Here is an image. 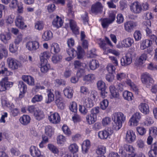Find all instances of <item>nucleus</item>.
Returning a JSON list of instances; mask_svg holds the SVG:
<instances>
[{
  "label": "nucleus",
  "mask_w": 157,
  "mask_h": 157,
  "mask_svg": "<svg viewBox=\"0 0 157 157\" xmlns=\"http://www.w3.org/2000/svg\"><path fill=\"white\" fill-rule=\"evenodd\" d=\"M15 23L16 25L21 29H23L26 27V25L24 24L23 18L21 16L17 17Z\"/></svg>",
  "instance_id": "1a4fd4ad"
},
{
  "label": "nucleus",
  "mask_w": 157,
  "mask_h": 157,
  "mask_svg": "<svg viewBox=\"0 0 157 157\" xmlns=\"http://www.w3.org/2000/svg\"><path fill=\"white\" fill-rule=\"evenodd\" d=\"M109 90L113 98H117L119 96V93L117 91V90L114 86H110L109 87Z\"/></svg>",
  "instance_id": "c9c22d12"
},
{
  "label": "nucleus",
  "mask_w": 157,
  "mask_h": 157,
  "mask_svg": "<svg viewBox=\"0 0 157 157\" xmlns=\"http://www.w3.org/2000/svg\"><path fill=\"white\" fill-rule=\"evenodd\" d=\"M103 7L101 4L99 2H98L92 6L91 11L93 13H101Z\"/></svg>",
  "instance_id": "9d476101"
},
{
  "label": "nucleus",
  "mask_w": 157,
  "mask_h": 157,
  "mask_svg": "<svg viewBox=\"0 0 157 157\" xmlns=\"http://www.w3.org/2000/svg\"><path fill=\"white\" fill-rule=\"evenodd\" d=\"M113 121L114 123L113 124V129L116 130H118L121 127L122 124L117 121Z\"/></svg>",
  "instance_id": "69168bd1"
},
{
  "label": "nucleus",
  "mask_w": 157,
  "mask_h": 157,
  "mask_svg": "<svg viewBox=\"0 0 157 157\" xmlns=\"http://www.w3.org/2000/svg\"><path fill=\"white\" fill-rule=\"evenodd\" d=\"M70 27L73 32L75 34L78 33V29L75 22L72 20L70 21Z\"/></svg>",
  "instance_id": "cd10ccee"
},
{
  "label": "nucleus",
  "mask_w": 157,
  "mask_h": 157,
  "mask_svg": "<svg viewBox=\"0 0 157 157\" xmlns=\"http://www.w3.org/2000/svg\"><path fill=\"white\" fill-rule=\"evenodd\" d=\"M111 23L108 18L103 19L101 22V25L103 28L108 27L109 25Z\"/></svg>",
  "instance_id": "4d7b16f0"
},
{
  "label": "nucleus",
  "mask_w": 157,
  "mask_h": 157,
  "mask_svg": "<svg viewBox=\"0 0 157 157\" xmlns=\"http://www.w3.org/2000/svg\"><path fill=\"white\" fill-rule=\"evenodd\" d=\"M136 138L134 133L132 130L127 131L126 136V139L129 143H131L135 140Z\"/></svg>",
  "instance_id": "f8f14e48"
},
{
  "label": "nucleus",
  "mask_w": 157,
  "mask_h": 157,
  "mask_svg": "<svg viewBox=\"0 0 157 157\" xmlns=\"http://www.w3.org/2000/svg\"><path fill=\"white\" fill-rule=\"evenodd\" d=\"M153 120L151 117L147 116L145 118L144 123L145 125L149 126L153 124Z\"/></svg>",
  "instance_id": "3c124183"
},
{
  "label": "nucleus",
  "mask_w": 157,
  "mask_h": 157,
  "mask_svg": "<svg viewBox=\"0 0 157 157\" xmlns=\"http://www.w3.org/2000/svg\"><path fill=\"white\" fill-rule=\"evenodd\" d=\"M57 143L58 144H63L66 141L65 137L62 135L59 136L57 138Z\"/></svg>",
  "instance_id": "864d4df0"
},
{
  "label": "nucleus",
  "mask_w": 157,
  "mask_h": 157,
  "mask_svg": "<svg viewBox=\"0 0 157 157\" xmlns=\"http://www.w3.org/2000/svg\"><path fill=\"white\" fill-rule=\"evenodd\" d=\"M22 36L21 33L18 34L14 41V43L16 45H18L21 42L22 40Z\"/></svg>",
  "instance_id": "0e129e2a"
},
{
  "label": "nucleus",
  "mask_w": 157,
  "mask_h": 157,
  "mask_svg": "<svg viewBox=\"0 0 157 157\" xmlns=\"http://www.w3.org/2000/svg\"><path fill=\"white\" fill-rule=\"evenodd\" d=\"M77 52H76L77 58L78 59L82 58L83 56L84 50L80 46H78L77 48Z\"/></svg>",
  "instance_id": "79ce46f5"
},
{
  "label": "nucleus",
  "mask_w": 157,
  "mask_h": 157,
  "mask_svg": "<svg viewBox=\"0 0 157 157\" xmlns=\"http://www.w3.org/2000/svg\"><path fill=\"white\" fill-rule=\"evenodd\" d=\"M136 26V22L132 21L126 22L124 23V28L125 30L129 33L132 32Z\"/></svg>",
  "instance_id": "39448f33"
},
{
  "label": "nucleus",
  "mask_w": 157,
  "mask_h": 157,
  "mask_svg": "<svg viewBox=\"0 0 157 157\" xmlns=\"http://www.w3.org/2000/svg\"><path fill=\"white\" fill-rule=\"evenodd\" d=\"M89 66L91 70H95L99 67L98 62L96 59H92L89 62Z\"/></svg>",
  "instance_id": "bb28decb"
},
{
  "label": "nucleus",
  "mask_w": 157,
  "mask_h": 157,
  "mask_svg": "<svg viewBox=\"0 0 157 157\" xmlns=\"http://www.w3.org/2000/svg\"><path fill=\"white\" fill-rule=\"evenodd\" d=\"M52 37L53 34L52 32L49 30L45 31L42 36V38L44 41L50 40Z\"/></svg>",
  "instance_id": "393cba45"
},
{
  "label": "nucleus",
  "mask_w": 157,
  "mask_h": 157,
  "mask_svg": "<svg viewBox=\"0 0 157 157\" xmlns=\"http://www.w3.org/2000/svg\"><path fill=\"white\" fill-rule=\"evenodd\" d=\"M113 133V130L110 128H108L107 130L99 132L98 136L101 139H106Z\"/></svg>",
  "instance_id": "423d86ee"
},
{
  "label": "nucleus",
  "mask_w": 157,
  "mask_h": 157,
  "mask_svg": "<svg viewBox=\"0 0 157 157\" xmlns=\"http://www.w3.org/2000/svg\"><path fill=\"white\" fill-rule=\"evenodd\" d=\"M29 151L31 155L33 157H37L41 154L40 151L34 146H32L30 147Z\"/></svg>",
  "instance_id": "aec40b11"
},
{
  "label": "nucleus",
  "mask_w": 157,
  "mask_h": 157,
  "mask_svg": "<svg viewBox=\"0 0 157 157\" xmlns=\"http://www.w3.org/2000/svg\"><path fill=\"white\" fill-rule=\"evenodd\" d=\"M62 129L63 132L66 135L69 136L71 134V132L67 125H64Z\"/></svg>",
  "instance_id": "e2e57ef3"
},
{
  "label": "nucleus",
  "mask_w": 157,
  "mask_h": 157,
  "mask_svg": "<svg viewBox=\"0 0 157 157\" xmlns=\"http://www.w3.org/2000/svg\"><path fill=\"white\" fill-rule=\"evenodd\" d=\"M109 102L107 100L104 99L101 103V107L103 110H104L108 106Z\"/></svg>",
  "instance_id": "774afa93"
},
{
  "label": "nucleus",
  "mask_w": 157,
  "mask_h": 157,
  "mask_svg": "<svg viewBox=\"0 0 157 157\" xmlns=\"http://www.w3.org/2000/svg\"><path fill=\"white\" fill-rule=\"evenodd\" d=\"M150 78H151L147 73H143L141 75V81L143 84L146 83L148 80H149Z\"/></svg>",
  "instance_id": "ea45409f"
},
{
  "label": "nucleus",
  "mask_w": 157,
  "mask_h": 157,
  "mask_svg": "<svg viewBox=\"0 0 157 157\" xmlns=\"http://www.w3.org/2000/svg\"><path fill=\"white\" fill-rule=\"evenodd\" d=\"M47 97L48 98L46 100V103H50L54 100V95L53 93L51 91H48L47 92Z\"/></svg>",
  "instance_id": "37998d69"
},
{
  "label": "nucleus",
  "mask_w": 157,
  "mask_h": 157,
  "mask_svg": "<svg viewBox=\"0 0 157 157\" xmlns=\"http://www.w3.org/2000/svg\"><path fill=\"white\" fill-rule=\"evenodd\" d=\"M115 66L113 65L112 64L109 63L107 65V69L109 72V73H111L113 72H114L116 68Z\"/></svg>",
  "instance_id": "338daca9"
},
{
  "label": "nucleus",
  "mask_w": 157,
  "mask_h": 157,
  "mask_svg": "<svg viewBox=\"0 0 157 157\" xmlns=\"http://www.w3.org/2000/svg\"><path fill=\"white\" fill-rule=\"evenodd\" d=\"M83 105L87 108H91L94 106V102L93 100L88 97L83 98L82 100Z\"/></svg>",
  "instance_id": "4468645a"
},
{
  "label": "nucleus",
  "mask_w": 157,
  "mask_h": 157,
  "mask_svg": "<svg viewBox=\"0 0 157 157\" xmlns=\"http://www.w3.org/2000/svg\"><path fill=\"white\" fill-rule=\"evenodd\" d=\"M139 107L140 111L144 114L146 115L149 113V109L147 104L145 103H142L140 104Z\"/></svg>",
  "instance_id": "dca6fc26"
},
{
  "label": "nucleus",
  "mask_w": 157,
  "mask_h": 157,
  "mask_svg": "<svg viewBox=\"0 0 157 157\" xmlns=\"http://www.w3.org/2000/svg\"><path fill=\"white\" fill-rule=\"evenodd\" d=\"M63 101V99L62 97L56 98V104L58 107L60 109H63L64 108V105Z\"/></svg>",
  "instance_id": "e433bc0d"
},
{
  "label": "nucleus",
  "mask_w": 157,
  "mask_h": 157,
  "mask_svg": "<svg viewBox=\"0 0 157 157\" xmlns=\"http://www.w3.org/2000/svg\"><path fill=\"white\" fill-rule=\"evenodd\" d=\"M68 149L70 152L74 154L78 151V147L76 144L73 143L70 144Z\"/></svg>",
  "instance_id": "473e14b6"
},
{
  "label": "nucleus",
  "mask_w": 157,
  "mask_h": 157,
  "mask_svg": "<svg viewBox=\"0 0 157 157\" xmlns=\"http://www.w3.org/2000/svg\"><path fill=\"white\" fill-rule=\"evenodd\" d=\"M106 152L105 147L103 146H100L97 149L96 153L100 155H103Z\"/></svg>",
  "instance_id": "49530a36"
},
{
  "label": "nucleus",
  "mask_w": 157,
  "mask_h": 157,
  "mask_svg": "<svg viewBox=\"0 0 157 157\" xmlns=\"http://www.w3.org/2000/svg\"><path fill=\"white\" fill-rule=\"evenodd\" d=\"M11 38L10 35L8 33L0 34V40L5 44H6L8 41Z\"/></svg>",
  "instance_id": "6ab92c4d"
},
{
  "label": "nucleus",
  "mask_w": 157,
  "mask_h": 157,
  "mask_svg": "<svg viewBox=\"0 0 157 157\" xmlns=\"http://www.w3.org/2000/svg\"><path fill=\"white\" fill-rule=\"evenodd\" d=\"M63 92L65 96L68 98H71L73 96V90L70 87H67L63 90Z\"/></svg>",
  "instance_id": "4be33fe9"
},
{
  "label": "nucleus",
  "mask_w": 157,
  "mask_h": 157,
  "mask_svg": "<svg viewBox=\"0 0 157 157\" xmlns=\"http://www.w3.org/2000/svg\"><path fill=\"white\" fill-rule=\"evenodd\" d=\"M48 119L51 123L56 124L59 122L60 117L58 113H55L49 116Z\"/></svg>",
  "instance_id": "6e6552de"
},
{
  "label": "nucleus",
  "mask_w": 157,
  "mask_h": 157,
  "mask_svg": "<svg viewBox=\"0 0 157 157\" xmlns=\"http://www.w3.org/2000/svg\"><path fill=\"white\" fill-rule=\"evenodd\" d=\"M63 23L62 19L58 16H56V17L54 19L52 22L53 25L56 28H58L61 26Z\"/></svg>",
  "instance_id": "412c9836"
},
{
  "label": "nucleus",
  "mask_w": 157,
  "mask_h": 157,
  "mask_svg": "<svg viewBox=\"0 0 157 157\" xmlns=\"http://www.w3.org/2000/svg\"><path fill=\"white\" fill-rule=\"evenodd\" d=\"M66 51L69 56V57L66 58V60L68 61L72 59L76 55V51L73 48H68L67 49Z\"/></svg>",
  "instance_id": "ddd939ff"
},
{
  "label": "nucleus",
  "mask_w": 157,
  "mask_h": 157,
  "mask_svg": "<svg viewBox=\"0 0 157 157\" xmlns=\"http://www.w3.org/2000/svg\"><path fill=\"white\" fill-rule=\"evenodd\" d=\"M70 110L72 112L75 113L77 110V103L75 102H72L70 103L69 107Z\"/></svg>",
  "instance_id": "603ef678"
},
{
  "label": "nucleus",
  "mask_w": 157,
  "mask_h": 157,
  "mask_svg": "<svg viewBox=\"0 0 157 157\" xmlns=\"http://www.w3.org/2000/svg\"><path fill=\"white\" fill-rule=\"evenodd\" d=\"M19 121L22 124L26 125L29 123L30 118L28 115H24L20 117Z\"/></svg>",
  "instance_id": "b1692460"
},
{
  "label": "nucleus",
  "mask_w": 157,
  "mask_h": 157,
  "mask_svg": "<svg viewBox=\"0 0 157 157\" xmlns=\"http://www.w3.org/2000/svg\"><path fill=\"white\" fill-rule=\"evenodd\" d=\"M18 86L21 92L24 93L27 89L26 85L22 81H20L19 82Z\"/></svg>",
  "instance_id": "de8ad7c7"
},
{
  "label": "nucleus",
  "mask_w": 157,
  "mask_h": 157,
  "mask_svg": "<svg viewBox=\"0 0 157 157\" xmlns=\"http://www.w3.org/2000/svg\"><path fill=\"white\" fill-rule=\"evenodd\" d=\"M95 78L94 75L93 74H90L85 76L84 78V80L88 82H91Z\"/></svg>",
  "instance_id": "5fc2aeb1"
},
{
  "label": "nucleus",
  "mask_w": 157,
  "mask_h": 157,
  "mask_svg": "<svg viewBox=\"0 0 157 157\" xmlns=\"http://www.w3.org/2000/svg\"><path fill=\"white\" fill-rule=\"evenodd\" d=\"M123 96L125 100L128 101H132L133 98L132 94L127 90L124 91L123 92Z\"/></svg>",
  "instance_id": "2f4dec72"
},
{
  "label": "nucleus",
  "mask_w": 157,
  "mask_h": 157,
  "mask_svg": "<svg viewBox=\"0 0 157 157\" xmlns=\"http://www.w3.org/2000/svg\"><path fill=\"white\" fill-rule=\"evenodd\" d=\"M22 79L25 82L30 85H33L34 81L33 78L30 76L23 75L22 76Z\"/></svg>",
  "instance_id": "5701e85b"
},
{
  "label": "nucleus",
  "mask_w": 157,
  "mask_h": 157,
  "mask_svg": "<svg viewBox=\"0 0 157 157\" xmlns=\"http://www.w3.org/2000/svg\"><path fill=\"white\" fill-rule=\"evenodd\" d=\"M147 55L145 53H143L141 55L136 61V63L138 66L141 65L144 63L147 59Z\"/></svg>",
  "instance_id": "f3484780"
},
{
  "label": "nucleus",
  "mask_w": 157,
  "mask_h": 157,
  "mask_svg": "<svg viewBox=\"0 0 157 157\" xmlns=\"http://www.w3.org/2000/svg\"><path fill=\"white\" fill-rule=\"evenodd\" d=\"M7 61L9 67L13 70L17 69L22 66L21 63L14 58L9 57L7 59Z\"/></svg>",
  "instance_id": "f257e3e1"
},
{
  "label": "nucleus",
  "mask_w": 157,
  "mask_h": 157,
  "mask_svg": "<svg viewBox=\"0 0 157 157\" xmlns=\"http://www.w3.org/2000/svg\"><path fill=\"white\" fill-rule=\"evenodd\" d=\"M62 59V56L59 55H55L52 58V60L54 63H56L61 61Z\"/></svg>",
  "instance_id": "c03bdc74"
},
{
  "label": "nucleus",
  "mask_w": 157,
  "mask_h": 157,
  "mask_svg": "<svg viewBox=\"0 0 157 157\" xmlns=\"http://www.w3.org/2000/svg\"><path fill=\"white\" fill-rule=\"evenodd\" d=\"M87 121L89 124H91L94 123L96 121L97 117L93 116H91L90 114V116H88L86 117Z\"/></svg>",
  "instance_id": "8fccbe9b"
},
{
  "label": "nucleus",
  "mask_w": 157,
  "mask_h": 157,
  "mask_svg": "<svg viewBox=\"0 0 157 157\" xmlns=\"http://www.w3.org/2000/svg\"><path fill=\"white\" fill-rule=\"evenodd\" d=\"M141 118L140 113L136 112L134 113L130 120V125L137 126L138 123V120Z\"/></svg>",
  "instance_id": "0eeeda50"
},
{
  "label": "nucleus",
  "mask_w": 157,
  "mask_h": 157,
  "mask_svg": "<svg viewBox=\"0 0 157 157\" xmlns=\"http://www.w3.org/2000/svg\"><path fill=\"white\" fill-rule=\"evenodd\" d=\"M7 77L3 78L0 82V91H5L9 89L13 85V83L8 81Z\"/></svg>",
  "instance_id": "7ed1b4c3"
},
{
  "label": "nucleus",
  "mask_w": 157,
  "mask_h": 157,
  "mask_svg": "<svg viewBox=\"0 0 157 157\" xmlns=\"http://www.w3.org/2000/svg\"><path fill=\"white\" fill-rule=\"evenodd\" d=\"M112 118L113 121L122 124L125 120V116L121 112H116L113 114Z\"/></svg>",
  "instance_id": "20e7f679"
},
{
  "label": "nucleus",
  "mask_w": 157,
  "mask_h": 157,
  "mask_svg": "<svg viewBox=\"0 0 157 157\" xmlns=\"http://www.w3.org/2000/svg\"><path fill=\"white\" fill-rule=\"evenodd\" d=\"M152 41L150 40H143L141 44L140 48L142 50H144L147 48L149 47Z\"/></svg>",
  "instance_id": "f704fd0d"
},
{
  "label": "nucleus",
  "mask_w": 157,
  "mask_h": 157,
  "mask_svg": "<svg viewBox=\"0 0 157 157\" xmlns=\"http://www.w3.org/2000/svg\"><path fill=\"white\" fill-rule=\"evenodd\" d=\"M137 145L140 148H143L145 146L144 141L140 139H138L136 141Z\"/></svg>",
  "instance_id": "bf43d9fd"
},
{
  "label": "nucleus",
  "mask_w": 157,
  "mask_h": 157,
  "mask_svg": "<svg viewBox=\"0 0 157 157\" xmlns=\"http://www.w3.org/2000/svg\"><path fill=\"white\" fill-rule=\"evenodd\" d=\"M99 108L98 107H96L92 109L91 110V116L97 117V115L99 113Z\"/></svg>",
  "instance_id": "680f3d73"
},
{
  "label": "nucleus",
  "mask_w": 157,
  "mask_h": 157,
  "mask_svg": "<svg viewBox=\"0 0 157 157\" xmlns=\"http://www.w3.org/2000/svg\"><path fill=\"white\" fill-rule=\"evenodd\" d=\"M141 34L139 31H136L134 33L133 36L135 40L138 41L140 40L141 38Z\"/></svg>",
  "instance_id": "052dcab7"
},
{
  "label": "nucleus",
  "mask_w": 157,
  "mask_h": 157,
  "mask_svg": "<svg viewBox=\"0 0 157 157\" xmlns=\"http://www.w3.org/2000/svg\"><path fill=\"white\" fill-rule=\"evenodd\" d=\"M133 43V39L130 37L124 39L121 42L122 46L126 48L130 47L132 46Z\"/></svg>",
  "instance_id": "9b49d317"
},
{
  "label": "nucleus",
  "mask_w": 157,
  "mask_h": 157,
  "mask_svg": "<svg viewBox=\"0 0 157 157\" xmlns=\"http://www.w3.org/2000/svg\"><path fill=\"white\" fill-rule=\"evenodd\" d=\"M34 115L38 120H40L44 117V115L43 112L39 109H37L34 111Z\"/></svg>",
  "instance_id": "c85d7f7f"
},
{
  "label": "nucleus",
  "mask_w": 157,
  "mask_h": 157,
  "mask_svg": "<svg viewBox=\"0 0 157 157\" xmlns=\"http://www.w3.org/2000/svg\"><path fill=\"white\" fill-rule=\"evenodd\" d=\"M40 65V70L43 73H45L47 72L50 68L49 64L47 63H41Z\"/></svg>",
  "instance_id": "72a5a7b5"
},
{
  "label": "nucleus",
  "mask_w": 157,
  "mask_h": 157,
  "mask_svg": "<svg viewBox=\"0 0 157 157\" xmlns=\"http://www.w3.org/2000/svg\"><path fill=\"white\" fill-rule=\"evenodd\" d=\"M97 85L98 88L101 91H103L104 89H106L107 87L105 83L101 80L98 81L97 83Z\"/></svg>",
  "instance_id": "a19ab883"
},
{
  "label": "nucleus",
  "mask_w": 157,
  "mask_h": 157,
  "mask_svg": "<svg viewBox=\"0 0 157 157\" xmlns=\"http://www.w3.org/2000/svg\"><path fill=\"white\" fill-rule=\"evenodd\" d=\"M43 99L42 96L41 95H35L32 99V101L33 103L36 102L41 101Z\"/></svg>",
  "instance_id": "13d9d810"
},
{
  "label": "nucleus",
  "mask_w": 157,
  "mask_h": 157,
  "mask_svg": "<svg viewBox=\"0 0 157 157\" xmlns=\"http://www.w3.org/2000/svg\"><path fill=\"white\" fill-rule=\"evenodd\" d=\"M73 64L75 68H80L81 69V71L82 70V71H83V68L85 69L86 67V65L85 63H81L78 60H75Z\"/></svg>",
  "instance_id": "c756f323"
},
{
  "label": "nucleus",
  "mask_w": 157,
  "mask_h": 157,
  "mask_svg": "<svg viewBox=\"0 0 157 157\" xmlns=\"http://www.w3.org/2000/svg\"><path fill=\"white\" fill-rule=\"evenodd\" d=\"M132 59L130 57L127 55L124 57L122 58L121 59V63L122 66H127L131 63Z\"/></svg>",
  "instance_id": "2eb2a0df"
},
{
  "label": "nucleus",
  "mask_w": 157,
  "mask_h": 157,
  "mask_svg": "<svg viewBox=\"0 0 157 157\" xmlns=\"http://www.w3.org/2000/svg\"><path fill=\"white\" fill-rule=\"evenodd\" d=\"M51 51V52H53L55 53L59 52L60 49L59 45L57 43H53L50 45Z\"/></svg>",
  "instance_id": "7c9ffc66"
},
{
  "label": "nucleus",
  "mask_w": 157,
  "mask_h": 157,
  "mask_svg": "<svg viewBox=\"0 0 157 157\" xmlns=\"http://www.w3.org/2000/svg\"><path fill=\"white\" fill-rule=\"evenodd\" d=\"M123 148L125 151L130 153L134 152V149L132 146L125 144L123 146Z\"/></svg>",
  "instance_id": "a18cd8bd"
},
{
  "label": "nucleus",
  "mask_w": 157,
  "mask_h": 157,
  "mask_svg": "<svg viewBox=\"0 0 157 157\" xmlns=\"http://www.w3.org/2000/svg\"><path fill=\"white\" fill-rule=\"evenodd\" d=\"M96 56V50L95 49H93L88 52L87 56L88 58L95 57Z\"/></svg>",
  "instance_id": "6e6d98bb"
},
{
  "label": "nucleus",
  "mask_w": 157,
  "mask_h": 157,
  "mask_svg": "<svg viewBox=\"0 0 157 157\" xmlns=\"http://www.w3.org/2000/svg\"><path fill=\"white\" fill-rule=\"evenodd\" d=\"M51 54L48 52H45L42 53L40 55V59L41 63H47V59L50 58Z\"/></svg>",
  "instance_id": "a211bd4d"
},
{
  "label": "nucleus",
  "mask_w": 157,
  "mask_h": 157,
  "mask_svg": "<svg viewBox=\"0 0 157 157\" xmlns=\"http://www.w3.org/2000/svg\"><path fill=\"white\" fill-rule=\"evenodd\" d=\"M130 9L132 12L136 14L140 13L143 10L141 5L138 1H135L131 4Z\"/></svg>",
  "instance_id": "f03ea898"
},
{
  "label": "nucleus",
  "mask_w": 157,
  "mask_h": 157,
  "mask_svg": "<svg viewBox=\"0 0 157 157\" xmlns=\"http://www.w3.org/2000/svg\"><path fill=\"white\" fill-rule=\"evenodd\" d=\"M44 26L43 22L41 21H37L35 23V29L39 31L42 30Z\"/></svg>",
  "instance_id": "4c0bfd02"
},
{
  "label": "nucleus",
  "mask_w": 157,
  "mask_h": 157,
  "mask_svg": "<svg viewBox=\"0 0 157 157\" xmlns=\"http://www.w3.org/2000/svg\"><path fill=\"white\" fill-rule=\"evenodd\" d=\"M45 134L50 137H51L53 133V129L50 126H46L45 128Z\"/></svg>",
  "instance_id": "09e8293b"
},
{
  "label": "nucleus",
  "mask_w": 157,
  "mask_h": 157,
  "mask_svg": "<svg viewBox=\"0 0 157 157\" xmlns=\"http://www.w3.org/2000/svg\"><path fill=\"white\" fill-rule=\"evenodd\" d=\"M126 82L128 86H130L133 90L135 92H138V89L137 86L134 84L133 82L130 79L127 80Z\"/></svg>",
  "instance_id": "58836bf2"
},
{
  "label": "nucleus",
  "mask_w": 157,
  "mask_h": 157,
  "mask_svg": "<svg viewBox=\"0 0 157 157\" xmlns=\"http://www.w3.org/2000/svg\"><path fill=\"white\" fill-rule=\"evenodd\" d=\"M90 146V142L89 140H87L84 141L82 145V151L84 153L87 152Z\"/></svg>",
  "instance_id": "a878e982"
}]
</instances>
